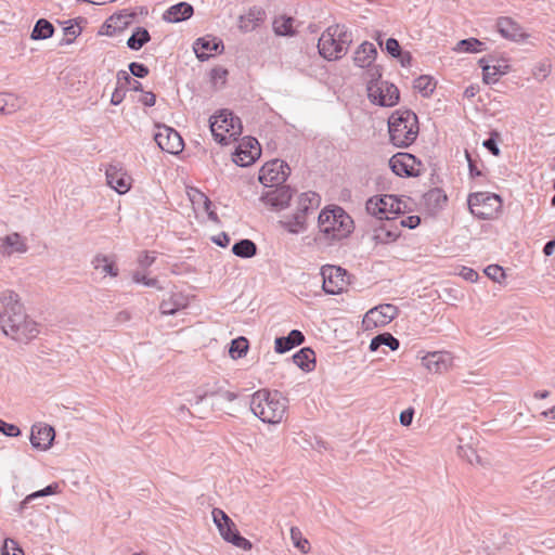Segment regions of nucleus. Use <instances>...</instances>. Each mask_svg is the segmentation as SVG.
Returning <instances> with one entry per match:
<instances>
[{
  "label": "nucleus",
  "instance_id": "1",
  "mask_svg": "<svg viewBox=\"0 0 555 555\" xmlns=\"http://www.w3.org/2000/svg\"><path fill=\"white\" fill-rule=\"evenodd\" d=\"M352 231L353 220L341 207H325L318 217L314 242L319 246H331L348 237Z\"/></svg>",
  "mask_w": 555,
  "mask_h": 555
},
{
  "label": "nucleus",
  "instance_id": "2",
  "mask_svg": "<svg viewBox=\"0 0 555 555\" xmlns=\"http://www.w3.org/2000/svg\"><path fill=\"white\" fill-rule=\"evenodd\" d=\"M288 401L279 391L259 389L250 398V410L261 422L280 424L286 416Z\"/></svg>",
  "mask_w": 555,
  "mask_h": 555
},
{
  "label": "nucleus",
  "instance_id": "3",
  "mask_svg": "<svg viewBox=\"0 0 555 555\" xmlns=\"http://www.w3.org/2000/svg\"><path fill=\"white\" fill-rule=\"evenodd\" d=\"M2 333L18 343H27L39 335V325L24 311L22 305L12 306L0 315Z\"/></svg>",
  "mask_w": 555,
  "mask_h": 555
},
{
  "label": "nucleus",
  "instance_id": "4",
  "mask_svg": "<svg viewBox=\"0 0 555 555\" xmlns=\"http://www.w3.org/2000/svg\"><path fill=\"white\" fill-rule=\"evenodd\" d=\"M352 42L349 28L341 24L328 26L319 38L318 49L322 57L327 61L341 59Z\"/></svg>",
  "mask_w": 555,
  "mask_h": 555
},
{
  "label": "nucleus",
  "instance_id": "5",
  "mask_svg": "<svg viewBox=\"0 0 555 555\" xmlns=\"http://www.w3.org/2000/svg\"><path fill=\"white\" fill-rule=\"evenodd\" d=\"M390 142L397 147L411 145L418 134V120L412 111L398 109L388 119Z\"/></svg>",
  "mask_w": 555,
  "mask_h": 555
},
{
  "label": "nucleus",
  "instance_id": "6",
  "mask_svg": "<svg viewBox=\"0 0 555 555\" xmlns=\"http://www.w3.org/2000/svg\"><path fill=\"white\" fill-rule=\"evenodd\" d=\"M210 131L218 143L228 145L241 135L242 124L232 112L223 109L210 117Z\"/></svg>",
  "mask_w": 555,
  "mask_h": 555
},
{
  "label": "nucleus",
  "instance_id": "7",
  "mask_svg": "<svg viewBox=\"0 0 555 555\" xmlns=\"http://www.w3.org/2000/svg\"><path fill=\"white\" fill-rule=\"evenodd\" d=\"M501 206L502 199L496 194L479 192L468 197L470 212L482 220L491 219L498 215Z\"/></svg>",
  "mask_w": 555,
  "mask_h": 555
},
{
  "label": "nucleus",
  "instance_id": "8",
  "mask_svg": "<svg viewBox=\"0 0 555 555\" xmlns=\"http://www.w3.org/2000/svg\"><path fill=\"white\" fill-rule=\"evenodd\" d=\"M366 211L383 221L397 220V215L401 212V202L390 194L382 197H372L366 202Z\"/></svg>",
  "mask_w": 555,
  "mask_h": 555
},
{
  "label": "nucleus",
  "instance_id": "9",
  "mask_svg": "<svg viewBox=\"0 0 555 555\" xmlns=\"http://www.w3.org/2000/svg\"><path fill=\"white\" fill-rule=\"evenodd\" d=\"M211 514L214 522L225 541L245 551L251 548L250 541L238 533L235 524L222 509L214 508Z\"/></svg>",
  "mask_w": 555,
  "mask_h": 555
},
{
  "label": "nucleus",
  "instance_id": "10",
  "mask_svg": "<svg viewBox=\"0 0 555 555\" xmlns=\"http://www.w3.org/2000/svg\"><path fill=\"white\" fill-rule=\"evenodd\" d=\"M369 100L379 106H395L400 99L398 88L386 80H372L367 85Z\"/></svg>",
  "mask_w": 555,
  "mask_h": 555
},
{
  "label": "nucleus",
  "instance_id": "11",
  "mask_svg": "<svg viewBox=\"0 0 555 555\" xmlns=\"http://www.w3.org/2000/svg\"><path fill=\"white\" fill-rule=\"evenodd\" d=\"M322 288L326 294L338 295L347 289L349 279L347 271L340 267L325 264L321 268Z\"/></svg>",
  "mask_w": 555,
  "mask_h": 555
},
{
  "label": "nucleus",
  "instance_id": "12",
  "mask_svg": "<svg viewBox=\"0 0 555 555\" xmlns=\"http://www.w3.org/2000/svg\"><path fill=\"white\" fill-rule=\"evenodd\" d=\"M392 172L399 177H418L424 171V165L410 153H397L389 159Z\"/></svg>",
  "mask_w": 555,
  "mask_h": 555
},
{
  "label": "nucleus",
  "instance_id": "13",
  "mask_svg": "<svg viewBox=\"0 0 555 555\" xmlns=\"http://www.w3.org/2000/svg\"><path fill=\"white\" fill-rule=\"evenodd\" d=\"M398 315V308L390 304L379 305L370 309L363 320L362 325L365 331H372L389 324Z\"/></svg>",
  "mask_w": 555,
  "mask_h": 555
},
{
  "label": "nucleus",
  "instance_id": "14",
  "mask_svg": "<svg viewBox=\"0 0 555 555\" xmlns=\"http://www.w3.org/2000/svg\"><path fill=\"white\" fill-rule=\"evenodd\" d=\"M423 367L430 374L441 375L454 365V357L446 350L426 352L421 357Z\"/></svg>",
  "mask_w": 555,
  "mask_h": 555
},
{
  "label": "nucleus",
  "instance_id": "15",
  "mask_svg": "<svg viewBox=\"0 0 555 555\" xmlns=\"http://www.w3.org/2000/svg\"><path fill=\"white\" fill-rule=\"evenodd\" d=\"M289 172V167L286 163L280 159H273L266 163L259 172V181L264 186H274L282 184Z\"/></svg>",
  "mask_w": 555,
  "mask_h": 555
},
{
  "label": "nucleus",
  "instance_id": "16",
  "mask_svg": "<svg viewBox=\"0 0 555 555\" xmlns=\"http://www.w3.org/2000/svg\"><path fill=\"white\" fill-rule=\"evenodd\" d=\"M260 155L261 147L258 141L255 138L245 137L233 153V162L241 167H247L254 164Z\"/></svg>",
  "mask_w": 555,
  "mask_h": 555
},
{
  "label": "nucleus",
  "instance_id": "17",
  "mask_svg": "<svg viewBox=\"0 0 555 555\" xmlns=\"http://www.w3.org/2000/svg\"><path fill=\"white\" fill-rule=\"evenodd\" d=\"M154 140L159 149L169 154H179L183 150V140L181 135L168 126H156Z\"/></svg>",
  "mask_w": 555,
  "mask_h": 555
},
{
  "label": "nucleus",
  "instance_id": "18",
  "mask_svg": "<svg viewBox=\"0 0 555 555\" xmlns=\"http://www.w3.org/2000/svg\"><path fill=\"white\" fill-rule=\"evenodd\" d=\"M55 439L53 426L44 422H36L30 427L29 441L33 448L47 451Z\"/></svg>",
  "mask_w": 555,
  "mask_h": 555
},
{
  "label": "nucleus",
  "instance_id": "19",
  "mask_svg": "<svg viewBox=\"0 0 555 555\" xmlns=\"http://www.w3.org/2000/svg\"><path fill=\"white\" fill-rule=\"evenodd\" d=\"M269 186L270 189L262 193L260 201L275 210H282L288 206L293 196L292 190L287 185Z\"/></svg>",
  "mask_w": 555,
  "mask_h": 555
},
{
  "label": "nucleus",
  "instance_id": "20",
  "mask_svg": "<svg viewBox=\"0 0 555 555\" xmlns=\"http://www.w3.org/2000/svg\"><path fill=\"white\" fill-rule=\"evenodd\" d=\"M107 184L118 194L127 193L132 185V178L118 165H109L105 171Z\"/></svg>",
  "mask_w": 555,
  "mask_h": 555
},
{
  "label": "nucleus",
  "instance_id": "21",
  "mask_svg": "<svg viewBox=\"0 0 555 555\" xmlns=\"http://www.w3.org/2000/svg\"><path fill=\"white\" fill-rule=\"evenodd\" d=\"M28 250L27 240L17 232H11L0 237V255L11 257L25 254Z\"/></svg>",
  "mask_w": 555,
  "mask_h": 555
},
{
  "label": "nucleus",
  "instance_id": "22",
  "mask_svg": "<svg viewBox=\"0 0 555 555\" xmlns=\"http://www.w3.org/2000/svg\"><path fill=\"white\" fill-rule=\"evenodd\" d=\"M193 50L198 60L206 61L216 53L221 52L223 44L222 41L216 37L205 36L195 40Z\"/></svg>",
  "mask_w": 555,
  "mask_h": 555
},
{
  "label": "nucleus",
  "instance_id": "23",
  "mask_svg": "<svg viewBox=\"0 0 555 555\" xmlns=\"http://www.w3.org/2000/svg\"><path fill=\"white\" fill-rule=\"evenodd\" d=\"M479 65L482 68V80L487 85L495 83L501 76L511 70L506 60H496L494 64H490L486 59H480Z\"/></svg>",
  "mask_w": 555,
  "mask_h": 555
},
{
  "label": "nucleus",
  "instance_id": "24",
  "mask_svg": "<svg viewBox=\"0 0 555 555\" xmlns=\"http://www.w3.org/2000/svg\"><path fill=\"white\" fill-rule=\"evenodd\" d=\"M400 236V229L397 220H390L376 225L373 231V241L376 244H391Z\"/></svg>",
  "mask_w": 555,
  "mask_h": 555
},
{
  "label": "nucleus",
  "instance_id": "25",
  "mask_svg": "<svg viewBox=\"0 0 555 555\" xmlns=\"http://www.w3.org/2000/svg\"><path fill=\"white\" fill-rule=\"evenodd\" d=\"M496 29L502 37L508 40L518 41L527 37L522 27L511 17H500L496 22Z\"/></svg>",
  "mask_w": 555,
  "mask_h": 555
},
{
  "label": "nucleus",
  "instance_id": "26",
  "mask_svg": "<svg viewBox=\"0 0 555 555\" xmlns=\"http://www.w3.org/2000/svg\"><path fill=\"white\" fill-rule=\"evenodd\" d=\"M91 264L104 278H116L119 274L118 267L114 256L98 254L93 257Z\"/></svg>",
  "mask_w": 555,
  "mask_h": 555
},
{
  "label": "nucleus",
  "instance_id": "27",
  "mask_svg": "<svg viewBox=\"0 0 555 555\" xmlns=\"http://www.w3.org/2000/svg\"><path fill=\"white\" fill-rule=\"evenodd\" d=\"M377 50L372 42H362L354 51L353 62L361 68L370 67L376 60Z\"/></svg>",
  "mask_w": 555,
  "mask_h": 555
},
{
  "label": "nucleus",
  "instance_id": "28",
  "mask_svg": "<svg viewBox=\"0 0 555 555\" xmlns=\"http://www.w3.org/2000/svg\"><path fill=\"white\" fill-rule=\"evenodd\" d=\"M188 194L195 211H204L207 214L209 220L214 222L218 221L217 214L211 209V202L203 192L191 189Z\"/></svg>",
  "mask_w": 555,
  "mask_h": 555
},
{
  "label": "nucleus",
  "instance_id": "29",
  "mask_svg": "<svg viewBox=\"0 0 555 555\" xmlns=\"http://www.w3.org/2000/svg\"><path fill=\"white\" fill-rule=\"evenodd\" d=\"M193 12V7L190 3L180 2L168 8L163 18L169 23H179L190 18Z\"/></svg>",
  "mask_w": 555,
  "mask_h": 555
},
{
  "label": "nucleus",
  "instance_id": "30",
  "mask_svg": "<svg viewBox=\"0 0 555 555\" xmlns=\"http://www.w3.org/2000/svg\"><path fill=\"white\" fill-rule=\"evenodd\" d=\"M305 340L304 334L298 330H293L286 337H278L274 341V350L278 353L289 351L296 346H299Z\"/></svg>",
  "mask_w": 555,
  "mask_h": 555
},
{
  "label": "nucleus",
  "instance_id": "31",
  "mask_svg": "<svg viewBox=\"0 0 555 555\" xmlns=\"http://www.w3.org/2000/svg\"><path fill=\"white\" fill-rule=\"evenodd\" d=\"M188 305L186 297L181 293H172L168 298L163 299L159 309L163 314L172 315L177 311L185 308Z\"/></svg>",
  "mask_w": 555,
  "mask_h": 555
},
{
  "label": "nucleus",
  "instance_id": "32",
  "mask_svg": "<svg viewBox=\"0 0 555 555\" xmlns=\"http://www.w3.org/2000/svg\"><path fill=\"white\" fill-rule=\"evenodd\" d=\"M280 223L287 232L299 234L307 229V217L296 210L293 215L285 216Z\"/></svg>",
  "mask_w": 555,
  "mask_h": 555
},
{
  "label": "nucleus",
  "instance_id": "33",
  "mask_svg": "<svg viewBox=\"0 0 555 555\" xmlns=\"http://www.w3.org/2000/svg\"><path fill=\"white\" fill-rule=\"evenodd\" d=\"M293 449H301L304 451L324 448L323 441L312 435L298 434L293 438V443L288 446Z\"/></svg>",
  "mask_w": 555,
  "mask_h": 555
},
{
  "label": "nucleus",
  "instance_id": "34",
  "mask_svg": "<svg viewBox=\"0 0 555 555\" xmlns=\"http://www.w3.org/2000/svg\"><path fill=\"white\" fill-rule=\"evenodd\" d=\"M294 363L306 372L314 369V352L310 348H302L293 356Z\"/></svg>",
  "mask_w": 555,
  "mask_h": 555
},
{
  "label": "nucleus",
  "instance_id": "35",
  "mask_svg": "<svg viewBox=\"0 0 555 555\" xmlns=\"http://www.w3.org/2000/svg\"><path fill=\"white\" fill-rule=\"evenodd\" d=\"M53 33H54L53 25L49 21L41 18V20L37 21L35 27L31 31L30 38L33 40H43V39L51 38L53 36Z\"/></svg>",
  "mask_w": 555,
  "mask_h": 555
},
{
  "label": "nucleus",
  "instance_id": "36",
  "mask_svg": "<svg viewBox=\"0 0 555 555\" xmlns=\"http://www.w3.org/2000/svg\"><path fill=\"white\" fill-rule=\"evenodd\" d=\"M387 346L392 351L399 348V340L389 333L379 334L374 337L370 343V350L376 351L380 346Z\"/></svg>",
  "mask_w": 555,
  "mask_h": 555
},
{
  "label": "nucleus",
  "instance_id": "37",
  "mask_svg": "<svg viewBox=\"0 0 555 555\" xmlns=\"http://www.w3.org/2000/svg\"><path fill=\"white\" fill-rule=\"evenodd\" d=\"M256 244L250 240H241L232 247V253L241 258H251L256 255Z\"/></svg>",
  "mask_w": 555,
  "mask_h": 555
},
{
  "label": "nucleus",
  "instance_id": "38",
  "mask_svg": "<svg viewBox=\"0 0 555 555\" xmlns=\"http://www.w3.org/2000/svg\"><path fill=\"white\" fill-rule=\"evenodd\" d=\"M318 204V196L313 192L301 193L297 197V212H302L305 217H307L309 210L313 208L314 205Z\"/></svg>",
  "mask_w": 555,
  "mask_h": 555
},
{
  "label": "nucleus",
  "instance_id": "39",
  "mask_svg": "<svg viewBox=\"0 0 555 555\" xmlns=\"http://www.w3.org/2000/svg\"><path fill=\"white\" fill-rule=\"evenodd\" d=\"M151 39L145 28L137 27L132 36L128 39L127 46L131 50H140Z\"/></svg>",
  "mask_w": 555,
  "mask_h": 555
},
{
  "label": "nucleus",
  "instance_id": "40",
  "mask_svg": "<svg viewBox=\"0 0 555 555\" xmlns=\"http://www.w3.org/2000/svg\"><path fill=\"white\" fill-rule=\"evenodd\" d=\"M483 50V43L476 38H468L459 41L454 48L456 52L478 53Z\"/></svg>",
  "mask_w": 555,
  "mask_h": 555
},
{
  "label": "nucleus",
  "instance_id": "41",
  "mask_svg": "<svg viewBox=\"0 0 555 555\" xmlns=\"http://www.w3.org/2000/svg\"><path fill=\"white\" fill-rule=\"evenodd\" d=\"M18 108V99L14 94L0 93V114H12Z\"/></svg>",
  "mask_w": 555,
  "mask_h": 555
},
{
  "label": "nucleus",
  "instance_id": "42",
  "mask_svg": "<svg viewBox=\"0 0 555 555\" xmlns=\"http://www.w3.org/2000/svg\"><path fill=\"white\" fill-rule=\"evenodd\" d=\"M424 202L433 209L440 208L446 202L447 196L440 189H431L424 195Z\"/></svg>",
  "mask_w": 555,
  "mask_h": 555
},
{
  "label": "nucleus",
  "instance_id": "43",
  "mask_svg": "<svg viewBox=\"0 0 555 555\" xmlns=\"http://www.w3.org/2000/svg\"><path fill=\"white\" fill-rule=\"evenodd\" d=\"M291 540L296 548L302 554H308L311 550L310 542L304 537L298 527L291 528Z\"/></svg>",
  "mask_w": 555,
  "mask_h": 555
},
{
  "label": "nucleus",
  "instance_id": "44",
  "mask_svg": "<svg viewBox=\"0 0 555 555\" xmlns=\"http://www.w3.org/2000/svg\"><path fill=\"white\" fill-rule=\"evenodd\" d=\"M294 20L292 17L279 16L273 22V28L276 35L287 36L294 33Z\"/></svg>",
  "mask_w": 555,
  "mask_h": 555
},
{
  "label": "nucleus",
  "instance_id": "45",
  "mask_svg": "<svg viewBox=\"0 0 555 555\" xmlns=\"http://www.w3.org/2000/svg\"><path fill=\"white\" fill-rule=\"evenodd\" d=\"M413 87L424 96H429L436 88V82L431 77L424 75L414 80Z\"/></svg>",
  "mask_w": 555,
  "mask_h": 555
},
{
  "label": "nucleus",
  "instance_id": "46",
  "mask_svg": "<svg viewBox=\"0 0 555 555\" xmlns=\"http://www.w3.org/2000/svg\"><path fill=\"white\" fill-rule=\"evenodd\" d=\"M248 350V340L245 337H237L232 340L229 353L232 359L243 358Z\"/></svg>",
  "mask_w": 555,
  "mask_h": 555
},
{
  "label": "nucleus",
  "instance_id": "47",
  "mask_svg": "<svg viewBox=\"0 0 555 555\" xmlns=\"http://www.w3.org/2000/svg\"><path fill=\"white\" fill-rule=\"evenodd\" d=\"M552 65L548 61H541L537 63L532 69V76L537 80H544L551 73Z\"/></svg>",
  "mask_w": 555,
  "mask_h": 555
},
{
  "label": "nucleus",
  "instance_id": "48",
  "mask_svg": "<svg viewBox=\"0 0 555 555\" xmlns=\"http://www.w3.org/2000/svg\"><path fill=\"white\" fill-rule=\"evenodd\" d=\"M0 302L3 305L4 311L10 309L12 306L21 305L18 302L17 294L10 289L0 293Z\"/></svg>",
  "mask_w": 555,
  "mask_h": 555
},
{
  "label": "nucleus",
  "instance_id": "49",
  "mask_svg": "<svg viewBox=\"0 0 555 555\" xmlns=\"http://www.w3.org/2000/svg\"><path fill=\"white\" fill-rule=\"evenodd\" d=\"M483 272L489 279L498 283H501L505 278L504 270L499 264H490Z\"/></svg>",
  "mask_w": 555,
  "mask_h": 555
},
{
  "label": "nucleus",
  "instance_id": "50",
  "mask_svg": "<svg viewBox=\"0 0 555 555\" xmlns=\"http://www.w3.org/2000/svg\"><path fill=\"white\" fill-rule=\"evenodd\" d=\"M228 70L223 67H215L210 72V78L215 86H223L225 83Z\"/></svg>",
  "mask_w": 555,
  "mask_h": 555
},
{
  "label": "nucleus",
  "instance_id": "51",
  "mask_svg": "<svg viewBox=\"0 0 555 555\" xmlns=\"http://www.w3.org/2000/svg\"><path fill=\"white\" fill-rule=\"evenodd\" d=\"M0 433L7 437H18L21 429L16 425L7 423L0 418Z\"/></svg>",
  "mask_w": 555,
  "mask_h": 555
},
{
  "label": "nucleus",
  "instance_id": "52",
  "mask_svg": "<svg viewBox=\"0 0 555 555\" xmlns=\"http://www.w3.org/2000/svg\"><path fill=\"white\" fill-rule=\"evenodd\" d=\"M2 555H24V551L18 546V544L14 540L7 539L3 544Z\"/></svg>",
  "mask_w": 555,
  "mask_h": 555
},
{
  "label": "nucleus",
  "instance_id": "53",
  "mask_svg": "<svg viewBox=\"0 0 555 555\" xmlns=\"http://www.w3.org/2000/svg\"><path fill=\"white\" fill-rule=\"evenodd\" d=\"M421 222V218L418 216H409L403 218L397 217V223L399 225V229L401 228H409L414 229L416 228Z\"/></svg>",
  "mask_w": 555,
  "mask_h": 555
},
{
  "label": "nucleus",
  "instance_id": "54",
  "mask_svg": "<svg viewBox=\"0 0 555 555\" xmlns=\"http://www.w3.org/2000/svg\"><path fill=\"white\" fill-rule=\"evenodd\" d=\"M60 493V486L57 483H52L46 487L44 489L34 492L29 494L26 500H33L39 496L49 495V494H56Z\"/></svg>",
  "mask_w": 555,
  "mask_h": 555
},
{
  "label": "nucleus",
  "instance_id": "55",
  "mask_svg": "<svg viewBox=\"0 0 555 555\" xmlns=\"http://www.w3.org/2000/svg\"><path fill=\"white\" fill-rule=\"evenodd\" d=\"M466 461L473 466V467H477V468H486L487 465L489 464V461L487 460H483L479 453H470V454H467L466 453Z\"/></svg>",
  "mask_w": 555,
  "mask_h": 555
},
{
  "label": "nucleus",
  "instance_id": "56",
  "mask_svg": "<svg viewBox=\"0 0 555 555\" xmlns=\"http://www.w3.org/2000/svg\"><path fill=\"white\" fill-rule=\"evenodd\" d=\"M129 70L131 75L138 78H143L149 74V68L144 64L137 62H132L129 65Z\"/></svg>",
  "mask_w": 555,
  "mask_h": 555
},
{
  "label": "nucleus",
  "instance_id": "57",
  "mask_svg": "<svg viewBox=\"0 0 555 555\" xmlns=\"http://www.w3.org/2000/svg\"><path fill=\"white\" fill-rule=\"evenodd\" d=\"M459 275L472 283L477 282L479 278L478 273L474 269L468 267H462L459 271Z\"/></svg>",
  "mask_w": 555,
  "mask_h": 555
},
{
  "label": "nucleus",
  "instance_id": "58",
  "mask_svg": "<svg viewBox=\"0 0 555 555\" xmlns=\"http://www.w3.org/2000/svg\"><path fill=\"white\" fill-rule=\"evenodd\" d=\"M132 281L138 284H143L145 286H155L157 281L155 279H147L143 273L141 272H134L132 274Z\"/></svg>",
  "mask_w": 555,
  "mask_h": 555
},
{
  "label": "nucleus",
  "instance_id": "59",
  "mask_svg": "<svg viewBox=\"0 0 555 555\" xmlns=\"http://www.w3.org/2000/svg\"><path fill=\"white\" fill-rule=\"evenodd\" d=\"M132 77L126 70H119L117 73V86L122 87L125 90L131 85Z\"/></svg>",
  "mask_w": 555,
  "mask_h": 555
},
{
  "label": "nucleus",
  "instance_id": "60",
  "mask_svg": "<svg viewBox=\"0 0 555 555\" xmlns=\"http://www.w3.org/2000/svg\"><path fill=\"white\" fill-rule=\"evenodd\" d=\"M385 48H386V51L392 55L393 57H397L400 55V46H399V42L393 39V38H389L387 41H386V44H385Z\"/></svg>",
  "mask_w": 555,
  "mask_h": 555
},
{
  "label": "nucleus",
  "instance_id": "61",
  "mask_svg": "<svg viewBox=\"0 0 555 555\" xmlns=\"http://www.w3.org/2000/svg\"><path fill=\"white\" fill-rule=\"evenodd\" d=\"M81 33L80 27L77 24H69L66 27H64V34L68 37H70L67 40V43H70L75 38H77Z\"/></svg>",
  "mask_w": 555,
  "mask_h": 555
},
{
  "label": "nucleus",
  "instance_id": "62",
  "mask_svg": "<svg viewBox=\"0 0 555 555\" xmlns=\"http://www.w3.org/2000/svg\"><path fill=\"white\" fill-rule=\"evenodd\" d=\"M126 95V91L122 87L116 86L115 90L112 93L111 103L113 105H119Z\"/></svg>",
  "mask_w": 555,
  "mask_h": 555
},
{
  "label": "nucleus",
  "instance_id": "63",
  "mask_svg": "<svg viewBox=\"0 0 555 555\" xmlns=\"http://www.w3.org/2000/svg\"><path fill=\"white\" fill-rule=\"evenodd\" d=\"M414 410L409 408L400 413V424L402 426H409L412 423Z\"/></svg>",
  "mask_w": 555,
  "mask_h": 555
},
{
  "label": "nucleus",
  "instance_id": "64",
  "mask_svg": "<svg viewBox=\"0 0 555 555\" xmlns=\"http://www.w3.org/2000/svg\"><path fill=\"white\" fill-rule=\"evenodd\" d=\"M140 101L145 106H153V105H155L156 98H155V94L153 92H145V93H143V95H142Z\"/></svg>",
  "mask_w": 555,
  "mask_h": 555
}]
</instances>
